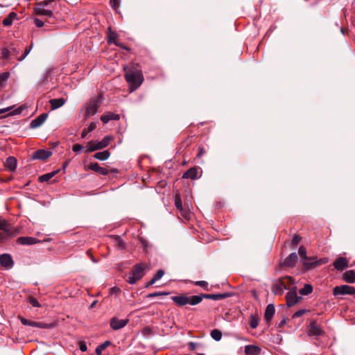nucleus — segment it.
Instances as JSON below:
<instances>
[{"label":"nucleus","instance_id":"1","mask_svg":"<svg viewBox=\"0 0 355 355\" xmlns=\"http://www.w3.org/2000/svg\"><path fill=\"white\" fill-rule=\"evenodd\" d=\"M126 81L129 83L130 92H133L142 84L144 77L139 70L129 69L125 74Z\"/></svg>","mask_w":355,"mask_h":355},{"label":"nucleus","instance_id":"2","mask_svg":"<svg viewBox=\"0 0 355 355\" xmlns=\"http://www.w3.org/2000/svg\"><path fill=\"white\" fill-rule=\"evenodd\" d=\"M0 240L3 241L9 238L14 237L19 234V230L13 227L8 221L3 220H0Z\"/></svg>","mask_w":355,"mask_h":355},{"label":"nucleus","instance_id":"3","mask_svg":"<svg viewBox=\"0 0 355 355\" xmlns=\"http://www.w3.org/2000/svg\"><path fill=\"white\" fill-rule=\"evenodd\" d=\"M112 137L111 136H105L101 141L92 140L87 143L85 146V152L91 153L95 150L103 149L107 147Z\"/></svg>","mask_w":355,"mask_h":355},{"label":"nucleus","instance_id":"4","mask_svg":"<svg viewBox=\"0 0 355 355\" xmlns=\"http://www.w3.org/2000/svg\"><path fill=\"white\" fill-rule=\"evenodd\" d=\"M145 268L146 266L143 263H137L134 266L129 274L128 282L130 284H135L144 275Z\"/></svg>","mask_w":355,"mask_h":355},{"label":"nucleus","instance_id":"5","mask_svg":"<svg viewBox=\"0 0 355 355\" xmlns=\"http://www.w3.org/2000/svg\"><path fill=\"white\" fill-rule=\"evenodd\" d=\"M292 282L293 279L291 277H286L280 279L273 284L272 292L275 295H282L285 290L289 289L287 284H292Z\"/></svg>","mask_w":355,"mask_h":355},{"label":"nucleus","instance_id":"6","mask_svg":"<svg viewBox=\"0 0 355 355\" xmlns=\"http://www.w3.org/2000/svg\"><path fill=\"white\" fill-rule=\"evenodd\" d=\"M101 103L102 99L101 96L94 98L92 101L89 102L85 107V118L87 119L94 115L97 112Z\"/></svg>","mask_w":355,"mask_h":355},{"label":"nucleus","instance_id":"7","mask_svg":"<svg viewBox=\"0 0 355 355\" xmlns=\"http://www.w3.org/2000/svg\"><path fill=\"white\" fill-rule=\"evenodd\" d=\"M333 294L335 296L355 294V288L348 285L338 286L334 288Z\"/></svg>","mask_w":355,"mask_h":355},{"label":"nucleus","instance_id":"8","mask_svg":"<svg viewBox=\"0 0 355 355\" xmlns=\"http://www.w3.org/2000/svg\"><path fill=\"white\" fill-rule=\"evenodd\" d=\"M315 258L313 257H307L306 258L304 259L301 261L302 262L304 266L308 270L313 268L316 266H320L327 262L325 259H320L318 260H315Z\"/></svg>","mask_w":355,"mask_h":355},{"label":"nucleus","instance_id":"9","mask_svg":"<svg viewBox=\"0 0 355 355\" xmlns=\"http://www.w3.org/2000/svg\"><path fill=\"white\" fill-rule=\"evenodd\" d=\"M286 298L288 306H292L302 300V297L297 296L295 287L287 293Z\"/></svg>","mask_w":355,"mask_h":355},{"label":"nucleus","instance_id":"10","mask_svg":"<svg viewBox=\"0 0 355 355\" xmlns=\"http://www.w3.org/2000/svg\"><path fill=\"white\" fill-rule=\"evenodd\" d=\"M128 322V319H119L114 317L110 320V327L114 330H119L124 327Z\"/></svg>","mask_w":355,"mask_h":355},{"label":"nucleus","instance_id":"11","mask_svg":"<svg viewBox=\"0 0 355 355\" xmlns=\"http://www.w3.org/2000/svg\"><path fill=\"white\" fill-rule=\"evenodd\" d=\"M51 155H52V153L49 150L40 149V150L35 151L33 153L31 158H32V159L46 160Z\"/></svg>","mask_w":355,"mask_h":355},{"label":"nucleus","instance_id":"12","mask_svg":"<svg viewBox=\"0 0 355 355\" xmlns=\"http://www.w3.org/2000/svg\"><path fill=\"white\" fill-rule=\"evenodd\" d=\"M324 334V331L321 329L320 326L316 321L313 320L311 322L309 329V336H321Z\"/></svg>","mask_w":355,"mask_h":355},{"label":"nucleus","instance_id":"13","mask_svg":"<svg viewBox=\"0 0 355 355\" xmlns=\"http://www.w3.org/2000/svg\"><path fill=\"white\" fill-rule=\"evenodd\" d=\"M48 117V113H43L33 119L30 123V128L35 129L41 126L46 120Z\"/></svg>","mask_w":355,"mask_h":355},{"label":"nucleus","instance_id":"14","mask_svg":"<svg viewBox=\"0 0 355 355\" xmlns=\"http://www.w3.org/2000/svg\"><path fill=\"white\" fill-rule=\"evenodd\" d=\"M40 241L34 237L20 236L17 238V243L23 245H31L40 243Z\"/></svg>","mask_w":355,"mask_h":355},{"label":"nucleus","instance_id":"15","mask_svg":"<svg viewBox=\"0 0 355 355\" xmlns=\"http://www.w3.org/2000/svg\"><path fill=\"white\" fill-rule=\"evenodd\" d=\"M0 263L3 267L11 268L13 266V260L8 254H3L0 256Z\"/></svg>","mask_w":355,"mask_h":355},{"label":"nucleus","instance_id":"16","mask_svg":"<svg viewBox=\"0 0 355 355\" xmlns=\"http://www.w3.org/2000/svg\"><path fill=\"white\" fill-rule=\"evenodd\" d=\"M298 259L296 252L290 254L284 261L283 266L286 267H294Z\"/></svg>","mask_w":355,"mask_h":355},{"label":"nucleus","instance_id":"17","mask_svg":"<svg viewBox=\"0 0 355 355\" xmlns=\"http://www.w3.org/2000/svg\"><path fill=\"white\" fill-rule=\"evenodd\" d=\"M232 295L231 293H217V294H204L203 297L205 299L213 300H220L230 297Z\"/></svg>","mask_w":355,"mask_h":355},{"label":"nucleus","instance_id":"18","mask_svg":"<svg viewBox=\"0 0 355 355\" xmlns=\"http://www.w3.org/2000/svg\"><path fill=\"white\" fill-rule=\"evenodd\" d=\"M17 159L12 156L8 157L4 163V166H5L7 170L10 171V172L15 171L16 168H17Z\"/></svg>","mask_w":355,"mask_h":355},{"label":"nucleus","instance_id":"19","mask_svg":"<svg viewBox=\"0 0 355 355\" xmlns=\"http://www.w3.org/2000/svg\"><path fill=\"white\" fill-rule=\"evenodd\" d=\"M275 306L272 304H269L268 305H267L264 313V319L266 321V322H270L275 314Z\"/></svg>","mask_w":355,"mask_h":355},{"label":"nucleus","instance_id":"20","mask_svg":"<svg viewBox=\"0 0 355 355\" xmlns=\"http://www.w3.org/2000/svg\"><path fill=\"white\" fill-rule=\"evenodd\" d=\"M44 8L45 7L37 4L34 10L37 15L52 17L53 15V11L50 10H46Z\"/></svg>","mask_w":355,"mask_h":355},{"label":"nucleus","instance_id":"21","mask_svg":"<svg viewBox=\"0 0 355 355\" xmlns=\"http://www.w3.org/2000/svg\"><path fill=\"white\" fill-rule=\"evenodd\" d=\"M347 266L348 261L345 257H339L334 262V266L338 270H342L345 268L347 267Z\"/></svg>","mask_w":355,"mask_h":355},{"label":"nucleus","instance_id":"22","mask_svg":"<svg viewBox=\"0 0 355 355\" xmlns=\"http://www.w3.org/2000/svg\"><path fill=\"white\" fill-rule=\"evenodd\" d=\"M120 119V116L118 114H114L112 112H107L101 116V120L103 121L104 124L107 123L110 121H118Z\"/></svg>","mask_w":355,"mask_h":355},{"label":"nucleus","instance_id":"23","mask_svg":"<svg viewBox=\"0 0 355 355\" xmlns=\"http://www.w3.org/2000/svg\"><path fill=\"white\" fill-rule=\"evenodd\" d=\"M89 167L91 170L103 175H106L109 173L107 168L101 167L97 162L91 163Z\"/></svg>","mask_w":355,"mask_h":355},{"label":"nucleus","instance_id":"24","mask_svg":"<svg viewBox=\"0 0 355 355\" xmlns=\"http://www.w3.org/2000/svg\"><path fill=\"white\" fill-rule=\"evenodd\" d=\"M171 300L179 306H184L189 302V297L184 295L172 296Z\"/></svg>","mask_w":355,"mask_h":355},{"label":"nucleus","instance_id":"25","mask_svg":"<svg viewBox=\"0 0 355 355\" xmlns=\"http://www.w3.org/2000/svg\"><path fill=\"white\" fill-rule=\"evenodd\" d=\"M198 171L196 167L190 168L189 170L185 171L182 175L184 179L195 180L198 178Z\"/></svg>","mask_w":355,"mask_h":355},{"label":"nucleus","instance_id":"26","mask_svg":"<svg viewBox=\"0 0 355 355\" xmlns=\"http://www.w3.org/2000/svg\"><path fill=\"white\" fill-rule=\"evenodd\" d=\"M51 73V69H48L46 71L44 78L40 82V85L41 87H44L46 89L49 88V87L47 85L52 80Z\"/></svg>","mask_w":355,"mask_h":355},{"label":"nucleus","instance_id":"27","mask_svg":"<svg viewBox=\"0 0 355 355\" xmlns=\"http://www.w3.org/2000/svg\"><path fill=\"white\" fill-rule=\"evenodd\" d=\"M66 102V100L63 98H53L49 101V103L51 107V110H56L62 107Z\"/></svg>","mask_w":355,"mask_h":355},{"label":"nucleus","instance_id":"28","mask_svg":"<svg viewBox=\"0 0 355 355\" xmlns=\"http://www.w3.org/2000/svg\"><path fill=\"white\" fill-rule=\"evenodd\" d=\"M15 19H17V15L15 12H12L3 19L2 24L4 26H10L12 25V21Z\"/></svg>","mask_w":355,"mask_h":355},{"label":"nucleus","instance_id":"29","mask_svg":"<svg viewBox=\"0 0 355 355\" xmlns=\"http://www.w3.org/2000/svg\"><path fill=\"white\" fill-rule=\"evenodd\" d=\"M260 352V347L255 345H249L245 347V353L247 355H257Z\"/></svg>","mask_w":355,"mask_h":355},{"label":"nucleus","instance_id":"30","mask_svg":"<svg viewBox=\"0 0 355 355\" xmlns=\"http://www.w3.org/2000/svg\"><path fill=\"white\" fill-rule=\"evenodd\" d=\"M343 279L345 282L353 284L355 282V272L352 270L346 271L343 276Z\"/></svg>","mask_w":355,"mask_h":355},{"label":"nucleus","instance_id":"31","mask_svg":"<svg viewBox=\"0 0 355 355\" xmlns=\"http://www.w3.org/2000/svg\"><path fill=\"white\" fill-rule=\"evenodd\" d=\"M110 153L107 150H103L102 152H98L94 155V157L101 161H105L109 158Z\"/></svg>","mask_w":355,"mask_h":355},{"label":"nucleus","instance_id":"32","mask_svg":"<svg viewBox=\"0 0 355 355\" xmlns=\"http://www.w3.org/2000/svg\"><path fill=\"white\" fill-rule=\"evenodd\" d=\"M59 170L52 171L51 173H45L39 177V180L41 182L49 181L55 174L58 173Z\"/></svg>","mask_w":355,"mask_h":355},{"label":"nucleus","instance_id":"33","mask_svg":"<svg viewBox=\"0 0 355 355\" xmlns=\"http://www.w3.org/2000/svg\"><path fill=\"white\" fill-rule=\"evenodd\" d=\"M111 345V342L110 340H106L102 344L97 346V347L95 349V353L96 355H101L102 351L105 349L108 346Z\"/></svg>","mask_w":355,"mask_h":355},{"label":"nucleus","instance_id":"34","mask_svg":"<svg viewBox=\"0 0 355 355\" xmlns=\"http://www.w3.org/2000/svg\"><path fill=\"white\" fill-rule=\"evenodd\" d=\"M313 291V286L309 284H306L302 288H300L299 293L302 295H306L311 293Z\"/></svg>","mask_w":355,"mask_h":355},{"label":"nucleus","instance_id":"35","mask_svg":"<svg viewBox=\"0 0 355 355\" xmlns=\"http://www.w3.org/2000/svg\"><path fill=\"white\" fill-rule=\"evenodd\" d=\"M204 294H201L200 295H193L191 298H189V303L191 305H196L200 303L202 299H205L203 297Z\"/></svg>","mask_w":355,"mask_h":355},{"label":"nucleus","instance_id":"36","mask_svg":"<svg viewBox=\"0 0 355 355\" xmlns=\"http://www.w3.org/2000/svg\"><path fill=\"white\" fill-rule=\"evenodd\" d=\"M211 337L216 341H219L221 340L222 338V332L215 329L211 331Z\"/></svg>","mask_w":355,"mask_h":355},{"label":"nucleus","instance_id":"37","mask_svg":"<svg viewBox=\"0 0 355 355\" xmlns=\"http://www.w3.org/2000/svg\"><path fill=\"white\" fill-rule=\"evenodd\" d=\"M110 35L108 38V42L110 44H114L116 46H119V44L116 42V34L112 31L111 28H109Z\"/></svg>","mask_w":355,"mask_h":355},{"label":"nucleus","instance_id":"38","mask_svg":"<svg viewBox=\"0 0 355 355\" xmlns=\"http://www.w3.org/2000/svg\"><path fill=\"white\" fill-rule=\"evenodd\" d=\"M10 77V73L9 72H3L0 73V87H3L8 79Z\"/></svg>","mask_w":355,"mask_h":355},{"label":"nucleus","instance_id":"39","mask_svg":"<svg viewBox=\"0 0 355 355\" xmlns=\"http://www.w3.org/2000/svg\"><path fill=\"white\" fill-rule=\"evenodd\" d=\"M20 321L23 325L30 326V327H37V322L31 321V320H27L22 317L20 318Z\"/></svg>","mask_w":355,"mask_h":355},{"label":"nucleus","instance_id":"40","mask_svg":"<svg viewBox=\"0 0 355 355\" xmlns=\"http://www.w3.org/2000/svg\"><path fill=\"white\" fill-rule=\"evenodd\" d=\"M175 206L180 211H182V200L179 194H175Z\"/></svg>","mask_w":355,"mask_h":355},{"label":"nucleus","instance_id":"41","mask_svg":"<svg viewBox=\"0 0 355 355\" xmlns=\"http://www.w3.org/2000/svg\"><path fill=\"white\" fill-rule=\"evenodd\" d=\"M1 57L4 59H9L11 57L9 48L3 47L1 49Z\"/></svg>","mask_w":355,"mask_h":355},{"label":"nucleus","instance_id":"42","mask_svg":"<svg viewBox=\"0 0 355 355\" xmlns=\"http://www.w3.org/2000/svg\"><path fill=\"white\" fill-rule=\"evenodd\" d=\"M168 292H155V293H150L146 295V297L148 298H153L158 296H162V295H168Z\"/></svg>","mask_w":355,"mask_h":355},{"label":"nucleus","instance_id":"43","mask_svg":"<svg viewBox=\"0 0 355 355\" xmlns=\"http://www.w3.org/2000/svg\"><path fill=\"white\" fill-rule=\"evenodd\" d=\"M33 44L31 43L30 46L26 47L25 49L24 53L21 56L17 58V60L19 61H22L29 54V53L31 52V51L33 48Z\"/></svg>","mask_w":355,"mask_h":355},{"label":"nucleus","instance_id":"44","mask_svg":"<svg viewBox=\"0 0 355 355\" xmlns=\"http://www.w3.org/2000/svg\"><path fill=\"white\" fill-rule=\"evenodd\" d=\"M194 284L203 288L206 291H209L208 283L205 281H196L194 282Z\"/></svg>","mask_w":355,"mask_h":355},{"label":"nucleus","instance_id":"45","mask_svg":"<svg viewBox=\"0 0 355 355\" xmlns=\"http://www.w3.org/2000/svg\"><path fill=\"white\" fill-rule=\"evenodd\" d=\"M258 324H259L258 319L256 317L252 315L250 318V327L252 329H255L257 327Z\"/></svg>","mask_w":355,"mask_h":355},{"label":"nucleus","instance_id":"46","mask_svg":"<svg viewBox=\"0 0 355 355\" xmlns=\"http://www.w3.org/2000/svg\"><path fill=\"white\" fill-rule=\"evenodd\" d=\"M298 254H299L300 257L302 258V260H303L304 259L307 257L306 250V248H304V246L301 245L299 248Z\"/></svg>","mask_w":355,"mask_h":355},{"label":"nucleus","instance_id":"47","mask_svg":"<svg viewBox=\"0 0 355 355\" xmlns=\"http://www.w3.org/2000/svg\"><path fill=\"white\" fill-rule=\"evenodd\" d=\"M28 302L33 307H40L41 306L37 299L33 297H30Z\"/></svg>","mask_w":355,"mask_h":355},{"label":"nucleus","instance_id":"48","mask_svg":"<svg viewBox=\"0 0 355 355\" xmlns=\"http://www.w3.org/2000/svg\"><path fill=\"white\" fill-rule=\"evenodd\" d=\"M164 275V271L163 270H162V269H159L154 275L153 278L156 281H158L159 279H160L163 277Z\"/></svg>","mask_w":355,"mask_h":355},{"label":"nucleus","instance_id":"49","mask_svg":"<svg viewBox=\"0 0 355 355\" xmlns=\"http://www.w3.org/2000/svg\"><path fill=\"white\" fill-rule=\"evenodd\" d=\"M308 310L306 309H300L297 311H296L293 315V318H299L302 316L305 313H306Z\"/></svg>","mask_w":355,"mask_h":355},{"label":"nucleus","instance_id":"50","mask_svg":"<svg viewBox=\"0 0 355 355\" xmlns=\"http://www.w3.org/2000/svg\"><path fill=\"white\" fill-rule=\"evenodd\" d=\"M36 327L41 328V329H50L51 327V324H46L44 322H37Z\"/></svg>","mask_w":355,"mask_h":355},{"label":"nucleus","instance_id":"51","mask_svg":"<svg viewBox=\"0 0 355 355\" xmlns=\"http://www.w3.org/2000/svg\"><path fill=\"white\" fill-rule=\"evenodd\" d=\"M83 149L85 150V147H83L82 145L78 144L73 145L72 147V150L76 153H79Z\"/></svg>","mask_w":355,"mask_h":355},{"label":"nucleus","instance_id":"52","mask_svg":"<svg viewBox=\"0 0 355 355\" xmlns=\"http://www.w3.org/2000/svg\"><path fill=\"white\" fill-rule=\"evenodd\" d=\"M9 49L10 50V55L11 56H15L17 57L19 54V50L14 46H10L9 47Z\"/></svg>","mask_w":355,"mask_h":355},{"label":"nucleus","instance_id":"53","mask_svg":"<svg viewBox=\"0 0 355 355\" xmlns=\"http://www.w3.org/2000/svg\"><path fill=\"white\" fill-rule=\"evenodd\" d=\"M98 121H92L89 123L87 130L88 132H92L95 130L97 127Z\"/></svg>","mask_w":355,"mask_h":355},{"label":"nucleus","instance_id":"54","mask_svg":"<svg viewBox=\"0 0 355 355\" xmlns=\"http://www.w3.org/2000/svg\"><path fill=\"white\" fill-rule=\"evenodd\" d=\"M78 345H79L80 349L82 352H86L87 351V344H86V343L85 341H80L78 343Z\"/></svg>","mask_w":355,"mask_h":355},{"label":"nucleus","instance_id":"55","mask_svg":"<svg viewBox=\"0 0 355 355\" xmlns=\"http://www.w3.org/2000/svg\"><path fill=\"white\" fill-rule=\"evenodd\" d=\"M34 23L35 24V26L38 28H41L44 26V21L38 18H35L34 19Z\"/></svg>","mask_w":355,"mask_h":355},{"label":"nucleus","instance_id":"56","mask_svg":"<svg viewBox=\"0 0 355 355\" xmlns=\"http://www.w3.org/2000/svg\"><path fill=\"white\" fill-rule=\"evenodd\" d=\"M199 345L198 343H193V342H189L188 344L189 349L190 350H195L196 349L197 347Z\"/></svg>","mask_w":355,"mask_h":355},{"label":"nucleus","instance_id":"57","mask_svg":"<svg viewBox=\"0 0 355 355\" xmlns=\"http://www.w3.org/2000/svg\"><path fill=\"white\" fill-rule=\"evenodd\" d=\"M301 241V237L298 235H295L292 239V243L293 245H297Z\"/></svg>","mask_w":355,"mask_h":355},{"label":"nucleus","instance_id":"58","mask_svg":"<svg viewBox=\"0 0 355 355\" xmlns=\"http://www.w3.org/2000/svg\"><path fill=\"white\" fill-rule=\"evenodd\" d=\"M110 3L111 6L114 9H116L119 6V0H110Z\"/></svg>","mask_w":355,"mask_h":355},{"label":"nucleus","instance_id":"59","mask_svg":"<svg viewBox=\"0 0 355 355\" xmlns=\"http://www.w3.org/2000/svg\"><path fill=\"white\" fill-rule=\"evenodd\" d=\"M121 291V289L116 286L112 287L110 288V293L111 294H117Z\"/></svg>","mask_w":355,"mask_h":355},{"label":"nucleus","instance_id":"60","mask_svg":"<svg viewBox=\"0 0 355 355\" xmlns=\"http://www.w3.org/2000/svg\"><path fill=\"white\" fill-rule=\"evenodd\" d=\"M51 3H52L51 1H49V0H44L43 1H41L40 3H38L37 4L43 6V7H46L48 6Z\"/></svg>","mask_w":355,"mask_h":355},{"label":"nucleus","instance_id":"61","mask_svg":"<svg viewBox=\"0 0 355 355\" xmlns=\"http://www.w3.org/2000/svg\"><path fill=\"white\" fill-rule=\"evenodd\" d=\"M89 132H88L87 128H84L81 133V138H83V139L85 138Z\"/></svg>","mask_w":355,"mask_h":355},{"label":"nucleus","instance_id":"62","mask_svg":"<svg viewBox=\"0 0 355 355\" xmlns=\"http://www.w3.org/2000/svg\"><path fill=\"white\" fill-rule=\"evenodd\" d=\"M140 242L142 245V246L144 248H147V242L145 239H140Z\"/></svg>","mask_w":355,"mask_h":355},{"label":"nucleus","instance_id":"63","mask_svg":"<svg viewBox=\"0 0 355 355\" xmlns=\"http://www.w3.org/2000/svg\"><path fill=\"white\" fill-rule=\"evenodd\" d=\"M286 323V319L284 318L279 324V327H283Z\"/></svg>","mask_w":355,"mask_h":355},{"label":"nucleus","instance_id":"64","mask_svg":"<svg viewBox=\"0 0 355 355\" xmlns=\"http://www.w3.org/2000/svg\"><path fill=\"white\" fill-rule=\"evenodd\" d=\"M157 281L153 277L152 279L147 284L146 287H148L154 284Z\"/></svg>","mask_w":355,"mask_h":355}]
</instances>
